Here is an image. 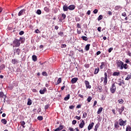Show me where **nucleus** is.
Masks as SVG:
<instances>
[{"label":"nucleus","mask_w":131,"mask_h":131,"mask_svg":"<svg viewBox=\"0 0 131 131\" xmlns=\"http://www.w3.org/2000/svg\"><path fill=\"white\" fill-rule=\"evenodd\" d=\"M98 9H95L93 11V13L95 14H96L98 13Z\"/></svg>","instance_id":"obj_51"},{"label":"nucleus","mask_w":131,"mask_h":131,"mask_svg":"<svg viewBox=\"0 0 131 131\" xmlns=\"http://www.w3.org/2000/svg\"><path fill=\"white\" fill-rule=\"evenodd\" d=\"M103 19V16L102 15H100L99 16L98 18V21H100L101 20H102Z\"/></svg>","instance_id":"obj_45"},{"label":"nucleus","mask_w":131,"mask_h":131,"mask_svg":"<svg viewBox=\"0 0 131 131\" xmlns=\"http://www.w3.org/2000/svg\"><path fill=\"white\" fill-rule=\"evenodd\" d=\"M116 90H117V88H116V85H115V83L113 82L111 85L110 91L112 94H114L115 93Z\"/></svg>","instance_id":"obj_3"},{"label":"nucleus","mask_w":131,"mask_h":131,"mask_svg":"<svg viewBox=\"0 0 131 131\" xmlns=\"http://www.w3.org/2000/svg\"><path fill=\"white\" fill-rule=\"evenodd\" d=\"M64 128V125L60 124V126L57 128V129L59 131L63 129Z\"/></svg>","instance_id":"obj_20"},{"label":"nucleus","mask_w":131,"mask_h":131,"mask_svg":"<svg viewBox=\"0 0 131 131\" xmlns=\"http://www.w3.org/2000/svg\"><path fill=\"white\" fill-rule=\"evenodd\" d=\"M17 53L18 55H20V49H17L15 50V52H14V53Z\"/></svg>","instance_id":"obj_26"},{"label":"nucleus","mask_w":131,"mask_h":131,"mask_svg":"<svg viewBox=\"0 0 131 131\" xmlns=\"http://www.w3.org/2000/svg\"><path fill=\"white\" fill-rule=\"evenodd\" d=\"M122 9V7L120 6H117L115 8V10L116 11H120Z\"/></svg>","instance_id":"obj_21"},{"label":"nucleus","mask_w":131,"mask_h":131,"mask_svg":"<svg viewBox=\"0 0 131 131\" xmlns=\"http://www.w3.org/2000/svg\"><path fill=\"white\" fill-rule=\"evenodd\" d=\"M5 65L4 64H3L1 65V66H0V71L5 69Z\"/></svg>","instance_id":"obj_36"},{"label":"nucleus","mask_w":131,"mask_h":131,"mask_svg":"<svg viewBox=\"0 0 131 131\" xmlns=\"http://www.w3.org/2000/svg\"><path fill=\"white\" fill-rule=\"evenodd\" d=\"M101 27H99L97 29L98 32H101Z\"/></svg>","instance_id":"obj_64"},{"label":"nucleus","mask_w":131,"mask_h":131,"mask_svg":"<svg viewBox=\"0 0 131 131\" xmlns=\"http://www.w3.org/2000/svg\"><path fill=\"white\" fill-rule=\"evenodd\" d=\"M37 119L39 121H42L43 120V117L42 116H38Z\"/></svg>","instance_id":"obj_46"},{"label":"nucleus","mask_w":131,"mask_h":131,"mask_svg":"<svg viewBox=\"0 0 131 131\" xmlns=\"http://www.w3.org/2000/svg\"><path fill=\"white\" fill-rule=\"evenodd\" d=\"M123 64H124V62L121 60H117V66L118 68H119L121 70H123Z\"/></svg>","instance_id":"obj_2"},{"label":"nucleus","mask_w":131,"mask_h":131,"mask_svg":"<svg viewBox=\"0 0 131 131\" xmlns=\"http://www.w3.org/2000/svg\"><path fill=\"white\" fill-rule=\"evenodd\" d=\"M92 100V97L91 96H89V97L87 98V101L89 103L91 102Z\"/></svg>","instance_id":"obj_42"},{"label":"nucleus","mask_w":131,"mask_h":131,"mask_svg":"<svg viewBox=\"0 0 131 131\" xmlns=\"http://www.w3.org/2000/svg\"><path fill=\"white\" fill-rule=\"evenodd\" d=\"M74 107H75V106L74 105H70V106H69V108H70V110H73V109H74Z\"/></svg>","instance_id":"obj_54"},{"label":"nucleus","mask_w":131,"mask_h":131,"mask_svg":"<svg viewBox=\"0 0 131 131\" xmlns=\"http://www.w3.org/2000/svg\"><path fill=\"white\" fill-rule=\"evenodd\" d=\"M62 82V79L61 77L59 78L58 80H57V83L56 84V85H58L60 83H61Z\"/></svg>","instance_id":"obj_31"},{"label":"nucleus","mask_w":131,"mask_h":131,"mask_svg":"<svg viewBox=\"0 0 131 131\" xmlns=\"http://www.w3.org/2000/svg\"><path fill=\"white\" fill-rule=\"evenodd\" d=\"M77 123V121L76 120H74L72 122L73 125H75Z\"/></svg>","instance_id":"obj_58"},{"label":"nucleus","mask_w":131,"mask_h":131,"mask_svg":"<svg viewBox=\"0 0 131 131\" xmlns=\"http://www.w3.org/2000/svg\"><path fill=\"white\" fill-rule=\"evenodd\" d=\"M31 104H32V100L29 98L27 102V105L30 106Z\"/></svg>","instance_id":"obj_34"},{"label":"nucleus","mask_w":131,"mask_h":131,"mask_svg":"<svg viewBox=\"0 0 131 131\" xmlns=\"http://www.w3.org/2000/svg\"><path fill=\"white\" fill-rule=\"evenodd\" d=\"M122 16H123V17H126V16H127V15H126V14L125 12H123V13L122 14Z\"/></svg>","instance_id":"obj_59"},{"label":"nucleus","mask_w":131,"mask_h":131,"mask_svg":"<svg viewBox=\"0 0 131 131\" xmlns=\"http://www.w3.org/2000/svg\"><path fill=\"white\" fill-rule=\"evenodd\" d=\"M63 10L64 12L68 11L69 7L67 6L66 4L63 6Z\"/></svg>","instance_id":"obj_13"},{"label":"nucleus","mask_w":131,"mask_h":131,"mask_svg":"<svg viewBox=\"0 0 131 131\" xmlns=\"http://www.w3.org/2000/svg\"><path fill=\"white\" fill-rule=\"evenodd\" d=\"M1 122L4 125H6L7 123V121L6 119H2V120H1Z\"/></svg>","instance_id":"obj_25"},{"label":"nucleus","mask_w":131,"mask_h":131,"mask_svg":"<svg viewBox=\"0 0 131 131\" xmlns=\"http://www.w3.org/2000/svg\"><path fill=\"white\" fill-rule=\"evenodd\" d=\"M120 75V72H114L113 75V76H117L118 77Z\"/></svg>","instance_id":"obj_24"},{"label":"nucleus","mask_w":131,"mask_h":131,"mask_svg":"<svg viewBox=\"0 0 131 131\" xmlns=\"http://www.w3.org/2000/svg\"><path fill=\"white\" fill-rule=\"evenodd\" d=\"M32 60H33V61H34V62L37 61V56H36L35 55H33L32 56Z\"/></svg>","instance_id":"obj_23"},{"label":"nucleus","mask_w":131,"mask_h":131,"mask_svg":"<svg viewBox=\"0 0 131 131\" xmlns=\"http://www.w3.org/2000/svg\"><path fill=\"white\" fill-rule=\"evenodd\" d=\"M127 55L131 57V52L129 51L127 52Z\"/></svg>","instance_id":"obj_63"},{"label":"nucleus","mask_w":131,"mask_h":131,"mask_svg":"<svg viewBox=\"0 0 131 131\" xmlns=\"http://www.w3.org/2000/svg\"><path fill=\"white\" fill-rule=\"evenodd\" d=\"M58 35H60V36H63V32H59V33H58Z\"/></svg>","instance_id":"obj_52"},{"label":"nucleus","mask_w":131,"mask_h":131,"mask_svg":"<svg viewBox=\"0 0 131 131\" xmlns=\"http://www.w3.org/2000/svg\"><path fill=\"white\" fill-rule=\"evenodd\" d=\"M36 13L37 14V15H41V11L39 9L37 10V11L36 12Z\"/></svg>","instance_id":"obj_41"},{"label":"nucleus","mask_w":131,"mask_h":131,"mask_svg":"<svg viewBox=\"0 0 131 131\" xmlns=\"http://www.w3.org/2000/svg\"><path fill=\"white\" fill-rule=\"evenodd\" d=\"M42 75L43 76L47 77L48 76V73L46 72H43L42 73Z\"/></svg>","instance_id":"obj_47"},{"label":"nucleus","mask_w":131,"mask_h":131,"mask_svg":"<svg viewBox=\"0 0 131 131\" xmlns=\"http://www.w3.org/2000/svg\"><path fill=\"white\" fill-rule=\"evenodd\" d=\"M19 63V61L16 59H12V63L13 64H16Z\"/></svg>","instance_id":"obj_17"},{"label":"nucleus","mask_w":131,"mask_h":131,"mask_svg":"<svg viewBox=\"0 0 131 131\" xmlns=\"http://www.w3.org/2000/svg\"><path fill=\"white\" fill-rule=\"evenodd\" d=\"M47 92V89L46 88H44L43 90H40L39 91V93L41 95L45 94V93Z\"/></svg>","instance_id":"obj_15"},{"label":"nucleus","mask_w":131,"mask_h":131,"mask_svg":"<svg viewBox=\"0 0 131 131\" xmlns=\"http://www.w3.org/2000/svg\"><path fill=\"white\" fill-rule=\"evenodd\" d=\"M49 106H50L49 104H47V105H46L45 106V110H48V108L49 107Z\"/></svg>","instance_id":"obj_49"},{"label":"nucleus","mask_w":131,"mask_h":131,"mask_svg":"<svg viewBox=\"0 0 131 131\" xmlns=\"http://www.w3.org/2000/svg\"><path fill=\"white\" fill-rule=\"evenodd\" d=\"M44 11L47 13L50 12V8L49 7H45L44 8Z\"/></svg>","instance_id":"obj_27"},{"label":"nucleus","mask_w":131,"mask_h":131,"mask_svg":"<svg viewBox=\"0 0 131 131\" xmlns=\"http://www.w3.org/2000/svg\"><path fill=\"white\" fill-rule=\"evenodd\" d=\"M78 96L79 97L83 99V95H81V94H78Z\"/></svg>","instance_id":"obj_62"},{"label":"nucleus","mask_w":131,"mask_h":131,"mask_svg":"<svg viewBox=\"0 0 131 131\" xmlns=\"http://www.w3.org/2000/svg\"><path fill=\"white\" fill-rule=\"evenodd\" d=\"M24 31H20L19 32V34L20 35H24Z\"/></svg>","instance_id":"obj_53"},{"label":"nucleus","mask_w":131,"mask_h":131,"mask_svg":"<svg viewBox=\"0 0 131 131\" xmlns=\"http://www.w3.org/2000/svg\"><path fill=\"white\" fill-rule=\"evenodd\" d=\"M78 78L77 77H75L72 79L71 82L72 84H75L78 81Z\"/></svg>","instance_id":"obj_12"},{"label":"nucleus","mask_w":131,"mask_h":131,"mask_svg":"<svg viewBox=\"0 0 131 131\" xmlns=\"http://www.w3.org/2000/svg\"><path fill=\"white\" fill-rule=\"evenodd\" d=\"M26 12V9H22V10H21L19 12V13H18V16H20L23 15V13H24V12Z\"/></svg>","instance_id":"obj_16"},{"label":"nucleus","mask_w":131,"mask_h":131,"mask_svg":"<svg viewBox=\"0 0 131 131\" xmlns=\"http://www.w3.org/2000/svg\"><path fill=\"white\" fill-rule=\"evenodd\" d=\"M124 111V106H122L121 108H118V112H119V114L121 115L122 113Z\"/></svg>","instance_id":"obj_14"},{"label":"nucleus","mask_w":131,"mask_h":131,"mask_svg":"<svg viewBox=\"0 0 131 131\" xmlns=\"http://www.w3.org/2000/svg\"><path fill=\"white\" fill-rule=\"evenodd\" d=\"M128 66L127 65V63H123V69H124L125 70H127L128 69Z\"/></svg>","instance_id":"obj_35"},{"label":"nucleus","mask_w":131,"mask_h":131,"mask_svg":"<svg viewBox=\"0 0 131 131\" xmlns=\"http://www.w3.org/2000/svg\"><path fill=\"white\" fill-rule=\"evenodd\" d=\"M98 127H99V126L98 125V124H96L94 130L95 131H97V129H98Z\"/></svg>","instance_id":"obj_50"},{"label":"nucleus","mask_w":131,"mask_h":131,"mask_svg":"<svg viewBox=\"0 0 131 131\" xmlns=\"http://www.w3.org/2000/svg\"><path fill=\"white\" fill-rule=\"evenodd\" d=\"M81 121V123L79 125V126L80 128H83L85 125V122L83 120L81 119L80 120Z\"/></svg>","instance_id":"obj_10"},{"label":"nucleus","mask_w":131,"mask_h":131,"mask_svg":"<svg viewBox=\"0 0 131 131\" xmlns=\"http://www.w3.org/2000/svg\"><path fill=\"white\" fill-rule=\"evenodd\" d=\"M76 119H77L78 120H80L81 119V117L80 116H76Z\"/></svg>","instance_id":"obj_60"},{"label":"nucleus","mask_w":131,"mask_h":131,"mask_svg":"<svg viewBox=\"0 0 131 131\" xmlns=\"http://www.w3.org/2000/svg\"><path fill=\"white\" fill-rule=\"evenodd\" d=\"M98 89L100 91V93L102 92V86L98 85Z\"/></svg>","instance_id":"obj_44"},{"label":"nucleus","mask_w":131,"mask_h":131,"mask_svg":"<svg viewBox=\"0 0 131 131\" xmlns=\"http://www.w3.org/2000/svg\"><path fill=\"white\" fill-rule=\"evenodd\" d=\"M113 50V48H110L109 49H108V53H111L112 51Z\"/></svg>","instance_id":"obj_56"},{"label":"nucleus","mask_w":131,"mask_h":131,"mask_svg":"<svg viewBox=\"0 0 131 131\" xmlns=\"http://www.w3.org/2000/svg\"><path fill=\"white\" fill-rule=\"evenodd\" d=\"M126 131H131V127L129 125L127 126Z\"/></svg>","instance_id":"obj_39"},{"label":"nucleus","mask_w":131,"mask_h":131,"mask_svg":"<svg viewBox=\"0 0 131 131\" xmlns=\"http://www.w3.org/2000/svg\"><path fill=\"white\" fill-rule=\"evenodd\" d=\"M107 73L106 72H105L104 73V85H106L107 83Z\"/></svg>","instance_id":"obj_6"},{"label":"nucleus","mask_w":131,"mask_h":131,"mask_svg":"<svg viewBox=\"0 0 131 131\" xmlns=\"http://www.w3.org/2000/svg\"><path fill=\"white\" fill-rule=\"evenodd\" d=\"M118 103L120 104H122L124 103V100L122 99H120L118 101Z\"/></svg>","instance_id":"obj_37"},{"label":"nucleus","mask_w":131,"mask_h":131,"mask_svg":"<svg viewBox=\"0 0 131 131\" xmlns=\"http://www.w3.org/2000/svg\"><path fill=\"white\" fill-rule=\"evenodd\" d=\"M77 28H81V25L79 23L77 24Z\"/></svg>","instance_id":"obj_57"},{"label":"nucleus","mask_w":131,"mask_h":131,"mask_svg":"<svg viewBox=\"0 0 131 131\" xmlns=\"http://www.w3.org/2000/svg\"><path fill=\"white\" fill-rule=\"evenodd\" d=\"M91 46L90 44H88L86 45L85 47V50L86 51H89L90 50V47Z\"/></svg>","instance_id":"obj_22"},{"label":"nucleus","mask_w":131,"mask_h":131,"mask_svg":"<svg viewBox=\"0 0 131 131\" xmlns=\"http://www.w3.org/2000/svg\"><path fill=\"white\" fill-rule=\"evenodd\" d=\"M84 67L85 68H90V64H85V65H84Z\"/></svg>","instance_id":"obj_55"},{"label":"nucleus","mask_w":131,"mask_h":131,"mask_svg":"<svg viewBox=\"0 0 131 131\" xmlns=\"http://www.w3.org/2000/svg\"><path fill=\"white\" fill-rule=\"evenodd\" d=\"M119 123L118 122V121L115 122V128H118L120 127Z\"/></svg>","instance_id":"obj_28"},{"label":"nucleus","mask_w":131,"mask_h":131,"mask_svg":"<svg viewBox=\"0 0 131 131\" xmlns=\"http://www.w3.org/2000/svg\"><path fill=\"white\" fill-rule=\"evenodd\" d=\"M99 72V68L98 67L97 68L95 69V72H94V74L96 75L98 73V72Z\"/></svg>","instance_id":"obj_32"},{"label":"nucleus","mask_w":131,"mask_h":131,"mask_svg":"<svg viewBox=\"0 0 131 131\" xmlns=\"http://www.w3.org/2000/svg\"><path fill=\"white\" fill-rule=\"evenodd\" d=\"M125 63L128 64L130 63V61L128 59H126L125 60Z\"/></svg>","instance_id":"obj_61"},{"label":"nucleus","mask_w":131,"mask_h":131,"mask_svg":"<svg viewBox=\"0 0 131 131\" xmlns=\"http://www.w3.org/2000/svg\"><path fill=\"white\" fill-rule=\"evenodd\" d=\"M131 79V75L128 74L127 76V77L125 78V80H129Z\"/></svg>","instance_id":"obj_40"},{"label":"nucleus","mask_w":131,"mask_h":131,"mask_svg":"<svg viewBox=\"0 0 131 131\" xmlns=\"http://www.w3.org/2000/svg\"><path fill=\"white\" fill-rule=\"evenodd\" d=\"M102 110H103V107H100V108H99L98 111L97 112V114H100L102 112Z\"/></svg>","instance_id":"obj_30"},{"label":"nucleus","mask_w":131,"mask_h":131,"mask_svg":"<svg viewBox=\"0 0 131 131\" xmlns=\"http://www.w3.org/2000/svg\"><path fill=\"white\" fill-rule=\"evenodd\" d=\"M69 10L70 11H73L75 9V6L74 5H71L68 6Z\"/></svg>","instance_id":"obj_11"},{"label":"nucleus","mask_w":131,"mask_h":131,"mask_svg":"<svg viewBox=\"0 0 131 131\" xmlns=\"http://www.w3.org/2000/svg\"><path fill=\"white\" fill-rule=\"evenodd\" d=\"M70 98V94H68L67 96L65 97V98H64V101H68V100H69Z\"/></svg>","instance_id":"obj_29"},{"label":"nucleus","mask_w":131,"mask_h":131,"mask_svg":"<svg viewBox=\"0 0 131 131\" xmlns=\"http://www.w3.org/2000/svg\"><path fill=\"white\" fill-rule=\"evenodd\" d=\"M0 98L1 99V100H2V99H4V102L5 103L6 95H5L3 92H0Z\"/></svg>","instance_id":"obj_4"},{"label":"nucleus","mask_w":131,"mask_h":131,"mask_svg":"<svg viewBox=\"0 0 131 131\" xmlns=\"http://www.w3.org/2000/svg\"><path fill=\"white\" fill-rule=\"evenodd\" d=\"M69 130L70 131H75V129L72 127H69Z\"/></svg>","instance_id":"obj_48"},{"label":"nucleus","mask_w":131,"mask_h":131,"mask_svg":"<svg viewBox=\"0 0 131 131\" xmlns=\"http://www.w3.org/2000/svg\"><path fill=\"white\" fill-rule=\"evenodd\" d=\"M118 84L119 86H122V84H125V82L123 80H121V79H119L118 81Z\"/></svg>","instance_id":"obj_9"},{"label":"nucleus","mask_w":131,"mask_h":131,"mask_svg":"<svg viewBox=\"0 0 131 131\" xmlns=\"http://www.w3.org/2000/svg\"><path fill=\"white\" fill-rule=\"evenodd\" d=\"M127 121L126 120H123L122 118L120 119L119 120V124L120 126H125L126 125V123Z\"/></svg>","instance_id":"obj_5"},{"label":"nucleus","mask_w":131,"mask_h":131,"mask_svg":"<svg viewBox=\"0 0 131 131\" xmlns=\"http://www.w3.org/2000/svg\"><path fill=\"white\" fill-rule=\"evenodd\" d=\"M23 38L22 37H20L19 39H15L14 40L13 42V47H19L20 46V41H21V43H23L24 42L22 40Z\"/></svg>","instance_id":"obj_1"},{"label":"nucleus","mask_w":131,"mask_h":131,"mask_svg":"<svg viewBox=\"0 0 131 131\" xmlns=\"http://www.w3.org/2000/svg\"><path fill=\"white\" fill-rule=\"evenodd\" d=\"M67 15L64 13L61 14V17L59 19V21L62 22L63 20H65L66 18Z\"/></svg>","instance_id":"obj_7"},{"label":"nucleus","mask_w":131,"mask_h":131,"mask_svg":"<svg viewBox=\"0 0 131 131\" xmlns=\"http://www.w3.org/2000/svg\"><path fill=\"white\" fill-rule=\"evenodd\" d=\"M106 63L105 62H102L101 65L100 66V69L101 70L103 69V68L105 67Z\"/></svg>","instance_id":"obj_19"},{"label":"nucleus","mask_w":131,"mask_h":131,"mask_svg":"<svg viewBox=\"0 0 131 131\" xmlns=\"http://www.w3.org/2000/svg\"><path fill=\"white\" fill-rule=\"evenodd\" d=\"M88 116V114L86 112H84L83 113V116H82V118L83 119H84V118H86V117H87Z\"/></svg>","instance_id":"obj_38"},{"label":"nucleus","mask_w":131,"mask_h":131,"mask_svg":"<svg viewBox=\"0 0 131 131\" xmlns=\"http://www.w3.org/2000/svg\"><path fill=\"white\" fill-rule=\"evenodd\" d=\"M94 125V122H92L91 123H90L88 126V129L89 130H90L91 129H92V128L93 127V126Z\"/></svg>","instance_id":"obj_18"},{"label":"nucleus","mask_w":131,"mask_h":131,"mask_svg":"<svg viewBox=\"0 0 131 131\" xmlns=\"http://www.w3.org/2000/svg\"><path fill=\"white\" fill-rule=\"evenodd\" d=\"M20 124H21V126L23 127V128H25V125L26 124V123H25V122L24 121L21 120V121H20Z\"/></svg>","instance_id":"obj_33"},{"label":"nucleus","mask_w":131,"mask_h":131,"mask_svg":"<svg viewBox=\"0 0 131 131\" xmlns=\"http://www.w3.org/2000/svg\"><path fill=\"white\" fill-rule=\"evenodd\" d=\"M85 86L87 89H91L92 88V86L90 84V82L88 80H85Z\"/></svg>","instance_id":"obj_8"},{"label":"nucleus","mask_w":131,"mask_h":131,"mask_svg":"<svg viewBox=\"0 0 131 131\" xmlns=\"http://www.w3.org/2000/svg\"><path fill=\"white\" fill-rule=\"evenodd\" d=\"M82 38L83 40L85 41H88V38L86 36H82Z\"/></svg>","instance_id":"obj_43"}]
</instances>
